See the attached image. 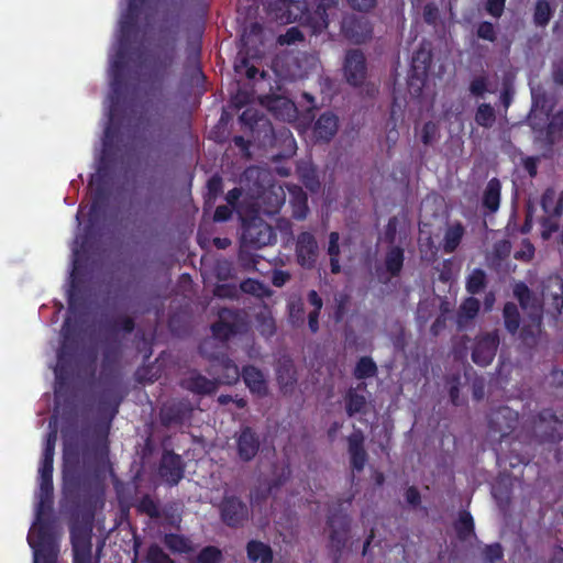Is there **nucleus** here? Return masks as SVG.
Wrapping results in <instances>:
<instances>
[{
  "instance_id": "8fccbe9b",
  "label": "nucleus",
  "mask_w": 563,
  "mask_h": 563,
  "mask_svg": "<svg viewBox=\"0 0 563 563\" xmlns=\"http://www.w3.org/2000/svg\"><path fill=\"white\" fill-rule=\"evenodd\" d=\"M485 555H486V559L490 562V563H494L495 561L501 559L503 556V551H501V548L499 544H492V545H488L486 548V551H485Z\"/></svg>"
},
{
  "instance_id": "09e8293b",
  "label": "nucleus",
  "mask_w": 563,
  "mask_h": 563,
  "mask_svg": "<svg viewBox=\"0 0 563 563\" xmlns=\"http://www.w3.org/2000/svg\"><path fill=\"white\" fill-rule=\"evenodd\" d=\"M504 7L505 0H487L486 9L494 16H499L504 11Z\"/></svg>"
},
{
  "instance_id": "e2e57ef3",
  "label": "nucleus",
  "mask_w": 563,
  "mask_h": 563,
  "mask_svg": "<svg viewBox=\"0 0 563 563\" xmlns=\"http://www.w3.org/2000/svg\"><path fill=\"white\" fill-rule=\"evenodd\" d=\"M421 80L419 78H412L410 84H409V87H410V91L412 93H418V91L420 90V84Z\"/></svg>"
},
{
  "instance_id": "2f4dec72",
  "label": "nucleus",
  "mask_w": 563,
  "mask_h": 563,
  "mask_svg": "<svg viewBox=\"0 0 563 563\" xmlns=\"http://www.w3.org/2000/svg\"><path fill=\"white\" fill-rule=\"evenodd\" d=\"M463 235V229L460 225H454L448 229L444 239V249L446 252H453L459 245Z\"/></svg>"
},
{
  "instance_id": "423d86ee",
  "label": "nucleus",
  "mask_w": 563,
  "mask_h": 563,
  "mask_svg": "<svg viewBox=\"0 0 563 563\" xmlns=\"http://www.w3.org/2000/svg\"><path fill=\"white\" fill-rule=\"evenodd\" d=\"M74 563H91V541L88 528L71 530Z\"/></svg>"
},
{
  "instance_id": "7c9ffc66",
  "label": "nucleus",
  "mask_w": 563,
  "mask_h": 563,
  "mask_svg": "<svg viewBox=\"0 0 563 563\" xmlns=\"http://www.w3.org/2000/svg\"><path fill=\"white\" fill-rule=\"evenodd\" d=\"M339 234L336 232H332L330 234V241H329V247L328 253L330 255L331 260V271L332 273H339L340 272V264H339Z\"/></svg>"
},
{
  "instance_id": "412c9836",
  "label": "nucleus",
  "mask_w": 563,
  "mask_h": 563,
  "mask_svg": "<svg viewBox=\"0 0 563 563\" xmlns=\"http://www.w3.org/2000/svg\"><path fill=\"white\" fill-rule=\"evenodd\" d=\"M363 438L358 433H354L349 439V450L351 454V461L353 467L356 470H362L365 464V452L362 448Z\"/></svg>"
},
{
  "instance_id": "e433bc0d",
  "label": "nucleus",
  "mask_w": 563,
  "mask_h": 563,
  "mask_svg": "<svg viewBox=\"0 0 563 563\" xmlns=\"http://www.w3.org/2000/svg\"><path fill=\"white\" fill-rule=\"evenodd\" d=\"M375 371H376L375 363L368 357H363L360 360V362L356 365L355 375L358 378H365V377L373 376L375 374Z\"/></svg>"
},
{
  "instance_id": "6e6552de",
  "label": "nucleus",
  "mask_w": 563,
  "mask_h": 563,
  "mask_svg": "<svg viewBox=\"0 0 563 563\" xmlns=\"http://www.w3.org/2000/svg\"><path fill=\"white\" fill-rule=\"evenodd\" d=\"M543 300L549 311L560 313L563 308V280L559 276H551L543 290Z\"/></svg>"
},
{
  "instance_id": "603ef678",
  "label": "nucleus",
  "mask_w": 563,
  "mask_h": 563,
  "mask_svg": "<svg viewBox=\"0 0 563 563\" xmlns=\"http://www.w3.org/2000/svg\"><path fill=\"white\" fill-rule=\"evenodd\" d=\"M349 3L356 10L366 11L374 7L375 0H347Z\"/></svg>"
},
{
  "instance_id": "0e129e2a",
  "label": "nucleus",
  "mask_w": 563,
  "mask_h": 563,
  "mask_svg": "<svg viewBox=\"0 0 563 563\" xmlns=\"http://www.w3.org/2000/svg\"><path fill=\"white\" fill-rule=\"evenodd\" d=\"M305 185L307 188H309L310 190H316L317 186H318V181L314 179V176H312L311 178L310 177H307L305 179Z\"/></svg>"
},
{
  "instance_id": "79ce46f5",
  "label": "nucleus",
  "mask_w": 563,
  "mask_h": 563,
  "mask_svg": "<svg viewBox=\"0 0 563 563\" xmlns=\"http://www.w3.org/2000/svg\"><path fill=\"white\" fill-rule=\"evenodd\" d=\"M147 560L150 563H173L163 550L156 545L150 548Z\"/></svg>"
},
{
  "instance_id": "58836bf2",
  "label": "nucleus",
  "mask_w": 563,
  "mask_h": 563,
  "mask_svg": "<svg viewBox=\"0 0 563 563\" xmlns=\"http://www.w3.org/2000/svg\"><path fill=\"white\" fill-rule=\"evenodd\" d=\"M365 405H366V399L364 396L355 394V393H350L349 398H347V405H346L347 412L350 415L362 411L363 408L365 407Z\"/></svg>"
},
{
  "instance_id": "20e7f679",
  "label": "nucleus",
  "mask_w": 563,
  "mask_h": 563,
  "mask_svg": "<svg viewBox=\"0 0 563 563\" xmlns=\"http://www.w3.org/2000/svg\"><path fill=\"white\" fill-rule=\"evenodd\" d=\"M286 194L282 186L272 185L252 203L255 212L274 213L285 202Z\"/></svg>"
},
{
  "instance_id": "c9c22d12",
  "label": "nucleus",
  "mask_w": 563,
  "mask_h": 563,
  "mask_svg": "<svg viewBox=\"0 0 563 563\" xmlns=\"http://www.w3.org/2000/svg\"><path fill=\"white\" fill-rule=\"evenodd\" d=\"M165 544L175 552H186L190 549L188 540L177 534L166 536Z\"/></svg>"
},
{
  "instance_id": "72a5a7b5",
  "label": "nucleus",
  "mask_w": 563,
  "mask_h": 563,
  "mask_svg": "<svg viewBox=\"0 0 563 563\" xmlns=\"http://www.w3.org/2000/svg\"><path fill=\"white\" fill-rule=\"evenodd\" d=\"M485 284V274L481 269H474L467 278L466 288L471 294L478 292Z\"/></svg>"
},
{
  "instance_id": "39448f33",
  "label": "nucleus",
  "mask_w": 563,
  "mask_h": 563,
  "mask_svg": "<svg viewBox=\"0 0 563 563\" xmlns=\"http://www.w3.org/2000/svg\"><path fill=\"white\" fill-rule=\"evenodd\" d=\"M498 342L496 333H487L477 338L472 352L474 363L481 366L488 365L496 354Z\"/></svg>"
},
{
  "instance_id": "cd10ccee",
  "label": "nucleus",
  "mask_w": 563,
  "mask_h": 563,
  "mask_svg": "<svg viewBox=\"0 0 563 563\" xmlns=\"http://www.w3.org/2000/svg\"><path fill=\"white\" fill-rule=\"evenodd\" d=\"M308 301L313 307V309L309 312L308 319H309V328L312 332H316L318 330V313L320 309L322 308V300L317 294V291L311 290L308 294Z\"/></svg>"
},
{
  "instance_id": "a211bd4d",
  "label": "nucleus",
  "mask_w": 563,
  "mask_h": 563,
  "mask_svg": "<svg viewBox=\"0 0 563 563\" xmlns=\"http://www.w3.org/2000/svg\"><path fill=\"white\" fill-rule=\"evenodd\" d=\"M289 202L292 206L294 217L297 219H303L307 214V197L300 187L289 186L288 187Z\"/></svg>"
},
{
  "instance_id": "c85d7f7f",
  "label": "nucleus",
  "mask_w": 563,
  "mask_h": 563,
  "mask_svg": "<svg viewBox=\"0 0 563 563\" xmlns=\"http://www.w3.org/2000/svg\"><path fill=\"white\" fill-rule=\"evenodd\" d=\"M217 366L221 367L223 374L219 375L218 379L222 384H232L239 379L240 372L235 364L230 361L222 362Z\"/></svg>"
},
{
  "instance_id": "6ab92c4d",
  "label": "nucleus",
  "mask_w": 563,
  "mask_h": 563,
  "mask_svg": "<svg viewBox=\"0 0 563 563\" xmlns=\"http://www.w3.org/2000/svg\"><path fill=\"white\" fill-rule=\"evenodd\" d=\"M183 385L195 393L208 394L212 393L216 389V383L213 380H209L206 377L197 374L190 373L184 380Z\"/></svg>"
},
{
  "instance_id": "c03bdc74",
  "label": "nucleus",
  "mask_w": 563,
  "mask_h": 563,
  "mask_svg": "<svg viewBox=\"0 0 563 563\" xmlns=\"http://www.w3.org/2000/svg\"><path fill=\"white\" fill-rule=\"evenodd\" d=\"M563 129V112L556 113L549 124V136L553 141L556 133H560Z\"/></svg>"
},
{
  "instance_id": "393cba45",
  "label": "nucleus",
  "mask_w": 563,
  "mask_h": 563,
  "mask_svg": "<svg viewBox=\"0 0 563 563\" xmlns=\"http://www.w3.org/2000/svg\"><path fill=\"white\" fill-rule=\"evenodd\" d=\"M231 311L223 310L220 313V321L214 323L212 327V331L214 335L219 339H228L232 333H234V328L230 323L227 322L228 318L231 317Z\"/></svg>"
},
{
  "instance_id": "bb28decb",
  "label": "nucleus",
  "mask_w": 563,
  "mask_h": 563,
  "mask_svg": "<svg viewBox=\"0 0 563 563\" xmlns=\"http://www.w3.org/2000/svg\"><path fill=\"white\" fill-rule=\"evenodd\" d=\"M456 532L459 537L463 540H467L473 536L474 522L473 518L468 512H461L459 520L455 525Z\"/></svg>"
},
{
  "instance_id": "1a4fd4ad",
  "label": "nucleus",
  "mask_w": 563,
  "mask_h": 563,
  "mask_svg": "<svg viewBox=\"0 0 563 563\" xmlns=\"http://www.w3.org/2000/svg\"><path fill=\"white\" fill-rule=\"evenodd\" d=\"M317 242L312 234L303 232L297 241V256L301 266L310 267L317 257Z\"/></svg>"
},
{
  "instance_id": "338daca9",
  "label": "nucleus",
  "mask_w": 563,
  "mask_h": 563,
  "mask_svg": "<svg viewBox=\"0 0 563 563\" xmlns=\"http://www.w3.org/2000/svg\"><path fill=\"white\" fill-rule=\"evenodd\" d=\"M538 114H539L538 102H536L534 108L532 109L531 115H530V121L533 126H536L534 120L537 119Z\"/></svg>"
},
{
  "instance_id": "aec40b11",
  "label": "nucleus",
  "mask_w": 563,
  "mask_h": 563,
  "mask_svg": "<svg viewBox=\"0 0 563 563\" xmlns=\"http://www.w3.org/2000/svg\"><path fill=\"white\" fill-rule=\"evenodd\" d=\"M338 130L336 117L331 113L322 114L316 122L314 131L319 139L329 140Z\"/></svg>"
},
{
  "instance_id": "9b49d317",
  "label": "nucleus",
  "mask_w": 563,
  "mask_h": 563,
  "mask_svg": "<svg viewBox=\"0 0 563 563\" xmlns=\"http://www.w3.org/2000/svg\"><path fill=\"white\" fill-rule=\"evenodd\" d=\"M161 474L166 482L177 484L183 477L180 457L170 452L165 453L162 459Z\"/></svg>"
},
{
  "instance_id": "a19ab883",
  "label": "nucleus",
  "mask_w": 563,
  "mask_h": 563,
  "mask_svg": "<svg viewBox=\"0 0 563 563\" xmlns=\"http://www.w3.org/2000/svg\"><path fill=\"white\" fill-rule=\"evenodd\" d=\"M221 553L218 549L209 547L202 550L197 559V563H218Z\"/></svg>"
},
{
  "instance_id": "a878e982",
  "label": "nucleus",
  "mask_w": 563,
  "mask_h": 563,
  "mask_svg": "<svg viewBox=\"0 0 563 563\" xmlns=\"http://www.w3.org/2000/svg\"><path fill=\"white\" fill-rule=\"evenodd\" d=\"M479 309V302L477 299L468 298L466 299L463 305L461 306L460 312H459V324L463 325L468 320L473 319Z\"/></svg>"
},
{
  "instance_id": "6e6d98bb",
  "label": "nucleus",
  "mask_w": 563,
  "mask_h": 563,
  "mask_svg": "<svg viewBox=\"0 0 563 563\" xmlns=\"http://www.w3.org/2000/svg\"><path fill=\"white\" fill-rule=\"evenodd\" d=\"M84 241L79 242V238L77 236L74 246H73V255H74V271L77 268V264L79 261V253L84 249Z\"/></svg>"
},
{
  "instance_id": "f257e3e1",
  "label": "nucleus",
  "mask_w": 563,
  "mask_h": 563,
  "mask_svg": "<svg viewBox=\"0 0 563 563\" xmlns=\"http://www.w3.org/2000/svg\"><path fill=\"white\" fill-rule=\"evenodd\" d=\"M514 292L530 318V323L522 330L523 340L529 344V336L534 338L540 333L542 307L523 284L516 285Z\"/></svg>"
},
{
  "instance_id": "f704fd0d",
  "label": "nucleus",
  "mask_w": 563,
  "mask_h": 563,
  "mask_svg": "<svg viewBox=\"0 0 563 563\" xmlns=\"http://www.w3.org/2000/svg\"><path fill=\"white\" fill-rule=\"evenodd\" d=\"M504 317H505V324L506 328L510 332L517 331L519 327L518 322V310L517 307L514 303H507L504 308Z\"/></svg>"
},
{
  "instance_id": "de8ad7c7",
  "label": "nucleus",
  "mask_w": 563,
  "mask_h": 563,
  "mask_svg": "<svg viewBox=\"0 0 563 563\" xmlns=\"http://www.w3.org/2000/svg\"><path fill=\"white\" fill-rule=\"evenodd\" d=\"M534 247L530 242H525L522 249L515 254L518 260L529 261L533 257Z\"/></svg>"
},
{
  "instance_id": "13d9d810",
  "label": "nucleus",
  "mask_w": 563,
  "mask_h": 563,
  "mask_svg": "<svg viewBox=\"0 0 563 563\" xmlns=\"http://www.w3.org/2000/svg\"><path fill=\"white\" fill-rule=\"evenodd\" d=\"M525 167L530 174V176H534L537 173V159L533 157H529L525 161Z\"/></svg>"
},
{
  "instance_id": "ddd939ff",
  "label": "nucleus",
  "mask_w": 563,
  "mask_h": 563,
  "mask_svg": "<svg viewBox=\"0 0 563 563\" xmlns=\"http://www.w3.org/2000/svg\"><path fill=\"white\" fill-rule=\"evenodd\" d=\"M318 7L316 11V22L313 25L314 32L328 27L330 19L336 13V1L335 0H316Z\"/></svg>"
},
{
  "instance_id": "49530a36",
  "label": "nucleus",
  "mask_w": 563,
  "mask_h": 563,
  "mask_svg": "<svg viewBox=\"0 0 563 563\" xmlns=\"http://www.w3.org/2000/svg\"><path fill=\"white\" fill-rule=\"evenodd\" d=\"M477 35L483 38L493 42L495 40V30L492 23L483 22L477 30Z\"/></svg>"
},
{
  "instance_id": "5fc2aeb1",
  "label": "nucleus",
  "mask_w": 563,
  "mask_h": 563,
  "mask_svg": "<svg viewBox=\"0 0 563 563\" xmlns=\"http://www.w3.org/2000/svg\"><path fill=\"white\" fill-rule=\"evenodd\" d=\"M231 214V210L227 206H220L217 208L214 212V220L216 221H224L227 220Z\"/></svg>"
},
{
  "instance_id": "f03ea898",
  "label": "nucleus",
  "mask_w": 563,
  "mask_h": 563,
  "mask_svg": "<svg viewBox=\"0 0 563 563\" xmlns=\"http://www.w3.org/2000/svg\"><path fill=\"white\" fill-rule=\"evenodd\" d=\"M236 210L243 220L242 240L245 244L262 247L272 243L273 231L267 223L257 217L247 220L242 208Z\"/></svg>"
},
{
  "instance_id": "680f3d73",
  "label": "nucleus",
  "mask_w": 563,
  "mask_h": 563,
  "mask_svg": "<svg viewBox=\"0 0 563 563\" xmlns=\"http://www.w3.org/2000/svg\"><path fill=\"white\" fill-rule=\"evenodd\" d=\"M287 279V276L284 273H276L274 276V284L276 286H283Z\"/></svg>"
},
{
  "instance_id": "f8f14e48",
  "label": "nucleus",
  "mask_w": 563,
  "mask_h": 563,
  "mask_svg": "<svg viewBox=\"0 0 563 563\" xmlns=\"http://www.w3.org/2000/svg\"><path fill=\"white\" fill-rule=\"evenodd\" d=\"M246 516L247 509L239 499L230 497L224 500L222 505V518L228 525H238Z\"/></svg>"
},
{
  "instance_id": "774afa93",
  "label": "nucleus",
  "mask_w": 563,
  "mask_h": 563,
  "mask_svg": "<svg viewBox=\"0 0 563 563\" xmlns=\"http://www.w3.org/2000/svg\"><path fill=\"white\" fill-rule=\"evenodd\" d=\"M554 79H555V81H558L560 84H563V68L562 69H556L554 71Z\"/></svg>"
},
{
  "instance_id": "864d4df0",
  "label": "nucleus",
  "mask_w": 563,
  "mask_h": 563,
  "mask_svg": "<svg viewBox=\"0 0 563 563\" xmlns=\"http://www.w3.org/2000/svg\"><path fill=\"white\" fill-rule=\"evenodd\" d=\"M64 356H65V346L58 353V361H57V364H56V366L54 368V373H55V376H56L57 380L62 379V376H63Z\"/></svg>"
},
{
  "instance_id": "a18cd8bd",
  "label": "nucleus",
  "mask_w": 563,
  "mask_h": 563,
  "mask_svg": "<svg viewBox=\"0 0 563 563\" xmlns=\"http://www.w3.org/2000/svg\"><path fill=\"white\" fill-rule=\"evenodd\" d=\"M302 40V34L297 27H290L284 35L279 36L280 44H292Z\"/></svg>"
},
{
  "instance_id": "ea45409f",
  "label": "nucleus",
  "mask_w": 563,
  "mask_h": 563,
  "mask_svg": "<svg viewBox=\"0 0 563 563\" xmlns=\"http://www.w3.org/2000/svg\"><path fill=\"white\" fill-rule=\"evenodd\" d=\"M241 289L244 292L255 295L257 297L264 296L267 290L263 284L255 279H247L241 284Z\"/></svg>"
},
{
  "instance_id": "7ed1b4c3",
  "label": "nucleus",
  "mask_w": 563,
  "mask_h": 563,
  "mask_svg": "<svg viewBox=\"0 0 563 563\" xmlns=\"http://www.w3.org/2000/svg\"><path fill=\"white\" fill-rule=\"evenodd\" d=\"M541 203L548 216V218L542 221L541 235L544 240H548L558 229V224L552 221V217H559L563 210V191L558 192L554 189L545 190Z\"/></svg>"
},
{
  "instance_id": "b1692460",
  "label": "nucleus",
  "mask_w": 563,
  "mask_h": 563,
  "mask_svg": "<svg viewBox=\"0 0 563 563\" xmlns=\"http://www.w3.org/2000/svg\"><path fill=\"white\" fill-rule=\"evenodd\" d=\"M292 8L299 10L298 4L289 3L287 0H279L277 3V8L273 9L274 19L279 21L280 23H289L292 20H296L298 13L294 12Z\"/></svg>"
},
{
  "instance_id": "69168bd1",
  "label": "nucleus",
  "mask_w": 563,
  "mask_h": 563,
  "mask_svg": "<svg viewBox=\"0 0 563 563\" xmlns=\"http://www.w3.org/2000/svg\"><path fill=\"white\" fill-rule=\"evenodd\" d=\"M111 140H112L111 126L109 125V126H107V129L104 131V140H103L104 147H107L111 143Z\"/></svg>"
},
{
  "instance_id": "4c0bfd02",
  "label": "nucleus",
  "mask_w": 563,
  "mask_h": 563,
  "mask_svg": "<svg viewBox=\"0 0 563 563\" xmlns=\"http://www.w3.org/2000/svg\"><path fill=\"white\" fill-rule=\"evenodd\" d=\"M551 18V8L547 1H539L536 5L534 20L536 23L544 25Z\"/></svg>"
},
{
  "instance_id": "9d476101",
  "label": "nucleus",
  "mask_w": 563,
  "mask_h": 563,
  "mask_svg": "<svg viewBox=\"0 0 563 563\" xmlns=\"http://www.w3.org/2000/svg\"><path fill=\"white\" fill-rule=\"evenodd\" d=\"M342 31L346 37L360 43L365 41L371 35V26L364 18L361 19H344L342 22Z\"/></svg>"
},
{
  "instance_id": "2eb2a0df",
  "label": "nucleus",
  "mask_w": 563,
  "mask_h": 563,
  "mask_svg": "<svg viewBox=\"0 0 563 563\" xmlns=\"http://www.w3.org/2000/svg\"><path fill=\"white\" fill-rule=\"evenodd\" d=\"M239 455L249 461L255 456L258 450V441L250 429H244L238 440Z\"/></svg>"
},
{
  "instance_id": "473e14b6",
  "label": "nucleus",
  "mask_w": 563,
  "mask_h": 563,
  "mask_svg": "<svg viewBox=\"0 0 563 563\" xmlns=\"http://www.w3.org/2000/svg\"><path fill=\"white\" fill-rule=\"evenodd\" d=\"M289 318L294 324H302L305 320L303 306L300 298H295L289 301Z\"/></svg>"
},
{
  "instance_id": "4d7b16f0",
  "label": "nucleus",
  "mask_w": 563,
  "mask_h": 563,
  "mask_svg": "<svg viewBox=\"0 0 563 563\" xmlns=\"http://www.w3.org/2000/svg\"><path fill=\"white\" fill-rule=\"evenodd\" d=\"M208 188L210 192L216 195L221 188V179L219 177H212L208 181Z\"/></svg>"
},
{
  "instance_id": "f3484780",
  "label": "nucleus",
  "mask_w": 563,
  "mask_h": 563,
  "mask_svg": "<svg viewBox=\"0 0 563 563\" xmlns=\"http://www.w3.org/2000/svg\"><path fill=\"white\" fill-rule=\"evenodd\" d=\"M268 109L283 120L290 121L296 118V107L292 101L284 97H276L268 103Z\"/></svg>"
},
{
  "instance_id": "052dcab7",
  "label": "nucleus",
  "mask_w": 563,
  "mask_h": 563,
  "mask_svg": "<svg viewBox=\"0 0 563 563\" xmlns=\"http://www.w3.org/2000/svg\"><path fill=\"white\" fill-rule=\"evenodd\" d=\"M406 498L409 504H417L419 500V493L415 488H409L406 493Z\"/></svg>"
},
{
  "instance_id": "0eeeda50",
  "label": "nucleus",
  "mask_w": 563,
  "mask_h": 563,
  "mask_svg": "<svg viewBox=\"0 0 563 563\" xmlns=\"http://www.w3.org/2000/svg\"><path fill=\"white\" fill-rule=\"evenodd\" d=\"M344 75L351 85L357 86L363 82L365 78V59L361 52L351 51L347 53L344 63Z\"/></svg>"
},
{
  "instance_id": "4468645a",
  "label": "nucleus",
  "mask_w": 563,
  "mask_h": 563,
  "mask_svg": "<svg viewBox=\"0 0 563 563\" xmlns=\"http://www.w3.org/2000/svg\"><path fill=\"white\" fill-rule=\"evenodd\" d=\"M243 379L251 393L263 396L267 391V384L264 374L253 366L245 367Z\"/></svg>"
},
{
  "instance_id": "37998d69",
  "label": "nucleus",
  "mask_w": 563,
  "mask_h": 563,
  "mask_svg": "<svg viewBox=\"0 0 563 563\" xmlns=\"http://www.w3.org/2000/svg\"><path fill=\"white\" fill-rule=\"evenodd\" d=\"M438 136V125L433 122H428L423 125L421 131V140L424 144L433 142Z\"/></svg>"
},
{
  "instance_id": "bf43d9fd",
  "label": "nucleus",
  "mask_w": 563,
  "mask_h": 563,
  "mask_svg": "<svg viewBox=\"0 0 563 563\" xmlns=\"http://www.w3.org/2000/svg\"><path fill=\"white\" fill-rule=\"evenodd\" d=\"M241 196V190L240 189H232L228 192L227 195V201L229 202V205L235 207V202L236 200L239 199V197Z\"/></svg>"
},
{
  "instance_id": "4be33fe9",
  "label": "nucleus",
  "mask_w": 563,
  "mask_h": 563,
  "mask_svg": "<svg viewBox=\"0 0 563 563\" xmlns=\"http://www.w3.org/2000/svg\"><path fill=\"white\" fill-rule=\"evenodd\" d=\"M500 200V183L498 179L493 178L488 181L484 192V206L492 212L499 208Z\"/></svg>"
},
{
  "instance_id": "dca6fc26",
  "label": "nucleus",
  "mask_w": 563,
  "mask_h": 563,
  "mask_svg": "<svg viewBox=\"0 0 563 563\" xmlns=\"http://www.w3.org/2000/svg\"><path fill=\"white\" fill-rule=\"evenodd\" d=\"M404 263V252L400 247L393 246L386 254L384 262V272L380 273V278H385L384 275L388 274L386 279L397 275Z\"/></svg>"
},
{
  "instance_id": "c756f323",
  "label": "nucleus",
  "mask_w": 563,
  "mask_h": 563,
  "mask_svg": "<svg viewBox=\"0 0 563 563\" xmlns=\"http://www.w3.org/2000/svg\"><path fill=\"white\" fill-rule=\"evenodd\" d=\"M475 121L485 128L492 126L495 122V111L494 109L486 103L481 104L477 108L476 114H475Z\"/></svg>"
},
{
  "instance_id": "5701e85b",
  "label": "nucleus",
  "mask_w": 563,
  "mask_h": 563,
  "mask_svg": "<svg viewBox=\"0 0 563 563\" xmlns=\"http://www.w3.org/2000/svg\"><path fill=\"white\" fill-rule=\"evenodd\" d=\"M247 554L251 561L271 563L273 555L269 547L262 542L251 541L247 545Z\"/></svg>"
},
{
  "instance_id": "3c124183",
  "label": "nucleus",
  "mask_w": 563,
  "mask_h": 563,
  "mask_svg": "<svg viewBox=\"0 0 563 563\" xmlns=\"http://www.w3.org/2000/svg\"><path fill=\"white\" fill-rule=\"evenodd\" d=\"M470 90L475 96H482L486 91V80L484 77L475 78L470 86Z\"/></svg>"
}]
</instances>
